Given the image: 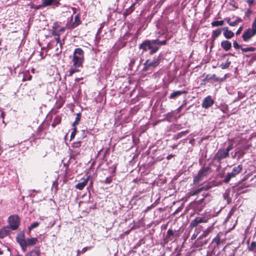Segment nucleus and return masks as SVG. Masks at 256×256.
Instances as JSON below:
<instances>
[{
    "instance_id": "obj_51",
    "label": "nucleus",
    "mask_w": 256,
    "mask_h": 256,
    "mask_svg": "<svg viewBox=\"0 0 256 256\" xmlns=\"http://www.w3.org/2000/svg\"><path fill=\"white\" fill-rule=\"evenodd\" d=\"M236 22L238 24V23L242 22V20L240 18H237L236 20Z\"/></svg>"
},
{
    "instance_id": "obj_39",
    "label": "nucleus",
    "mask_w": 256,
    "mask_h": 256,
    "mask_svg": "<svg viewBox=\"0 0 256 256\" xmlns=\"http://www.w3.org/2000/svg\"><path fill=\"white\" fill-rule=\"evenodd\" d=\"M188 130H186V131L181 132H180L178 133L177 135V138H181L182 136L185 135L186 134H188Z\"/></svg>"
},
{
    "instance_id": "obj_43",
    "label": "nucleus",
    "mask_w": 256,
    "mask_h": 256,
    "mask_svg": "<svg viewBox=\"0 0 256 256\" xmlns=\"http://www.w3.org/2000/svg\"><path fill=\"white\" fill-rule=\"evenodd\" d=\"M80 120V116L79 114H78L76 117V120H75V121L74 122L73 124L74 125H76V124H78Z\"/></svg>"
},
{
    "instance_id": "obj_41",
    "label": "nucleus",
    "mask_w": 256,
    "mask_h": 256,
    "mask_svg": "<svg viewBox=\"0 0 256 256\" xmlns=\"http://www.w3.org/2000/svg\"><path fill=\"white\" fill-rule=\"evenodd\" d=\"M233 46L234 48L238 49V48H241V46L238 44L237 42L236 41H234L233 42Z\"/></svg>"
},
{
    "instance_id": "obj_60",
    "label": "nucleus",
    "mask_w": 256,
    "mask_h": 256,
    "mask_svg": "<svg viewBox=\"0 0 256 256\" xmlns=\"http://www.w3.org/2000/svg\"><path fill=\"white\" fill-rule=\"evenodd\" d=\"M1 50V48H0V50Z\"/></svg>"
},
{
    "instance_id": "obj_8",
    "label": "nucleus",
    "mask_w": 256,
    "mask_h": 256,
    "mask_svg": "<svg viewBox=\"0 0 256 256\" xmlns=\"http://www.w3.org/2000/svg\"><path fill=\"white\" fill-rule=\"evenodd\" d=\"M208 220V218L205 216L196 217L190 222V226L194 228L196 226L200 223L207 222Z\"/></svg>"
},
{
    "instance_id": "obj_20",
    "label": "nucleus",
    "mask_w": 256,
    "mask_h": 256,
    "mask_svg": "<svg viewBox=\"0 0 256 256\" xmlns=\"http://www.w3.org/2000/svg\"><path fill=\"white\" fill-rule=\"evenodd\" d=\"M26 256H40V250L39 248H35L34 250L28 253Z\"/></svg>"
},
{
    "instance_id": "obj_58",
    "label": "nucleus",
    "mask_w": 256,
    "mask_h": 256,
    "mask_svg": "<svg viewBox=\"0 0 256 256\" xmlns=\"http://www.w3.org/2000/svg\"><path fill=\"white\" fill-rule=\"evenodd\" d=\"M248 146H246V148H246V149H248Z\"/></svg>"
},
{
    "instance_id": "obj_55",
    "label": "nucleus",
    "mask_w": 256,
    "mask_h": 256,
    "mask_svg": "<svg viewBox=\"0 0 256 256\" xmlns=\"http://www.w3.org/2000/svg\"><path fill=\"white\" fill-rule=\"evenodd\" d=\"M196 237V236H194V234L192 236V238L193 239V238H195Z\"/></svg>"
},
{
    "instance_id": "obj_37",
    "label": "nucleus",
    "mask_w": 256,
    "mask_h": 256,
    "mask_svg": "<svg viewBox=\"0 0 256 256\" xmlns=\"http://www.w3.org/2000/svg\"><path fill=\"white\" fill-rule=\"evenodd\" d=\"M206 188H200L198 189H197L196 190H195L194 192V194H197L200 192L202 190H206Z\"/></svg>"
},
{
    "instance_id": "obj_29",
    "label": "nucleus",
    "mask_w": 256,
    "mask_h": 256,
    "mask_svg": "<svg viewBox=\"0 0 256 256\" xmlns=\"http://www.w3.org/2000/svg\"><path fill=\"white\" fill-rule=\"evenodd\" d=\"M241 50L243 52H254L256 50V48L254 47H248V48H241Z\"/></svg>"
},
{
    "instance_id": "obj_33",
    "label": "nucleus",
    "mask_w": 256,
    "mask_h": 256,
    "mask_svg": "<svg viewBox=\"0 0 256 256\" xmlns=\"http://www.w3.org/2000/svg\"><path fill=\"white\" fill-rule=\"evenodd\" d=\"M57 44H58L59 46H60V48L57 47L56 48V54H58L62 52V46L63 44V42L60 40V42H57Z\"/></svg>"
},
{
    "instance_id": "obj_2",
    "label": "nucleus",
    "mask_w": 256,
    "mask_h": 256,
    "mask_svg": "<svg viewBox=\"0 0 256 256\" xmlns=\"http://www.w3.org/2000/svg\"><path fill=\"white\" fill-rule=\"evenodd\" d=\"M139 48L140 50H142L143 52L150 50V54H151L156 53L158 51V48L153 46L150 40H144L140 45Z\"/></svg>"
},
{
    "instance_id": "obj_34",
    "label": "nucleus",
    "mask_w": 256,
    "mask_h": 256,
    "mask_svg": "<svg viewBox=\"0 0 256 256\" xmlns=\"http://www.w3.org/2000/svg\"><path fill=\"white\" fill-rule=\"evenodd\" d=\"M79 72V70L77 69V68H70L69 70V76H72L74 73Z\"/></svg>"
},
{
    "instance_id": "obj_13",
    "label": "nucleus",
    "mask_w": 256,
    "mask_h": 256,
    "mask_svg": "<svg viewBox=\"0 0 256 256\" xmlns=\"http://www.w3.org/2000/svg\"><path fill=\"white\" fill-rule=\"evenodd\" d=\"M60 0H42V6H47L50 5H54L58 6L60 4Z\"/></svg>"
},
{
    "instance_id": "obj_10",
    "label": "nucleus",
    "mask_w": 256,
    "mask_h": 256,
    "mask_svg": "<svg viewBox=\"0 0 256 256\" xmlns=\"http://www.w3.org/2000/svg\"><path fill=\"white\" fill-rule=\"evenodd\" d=\"M229 156V154L224 150H218L217 153L216 154L215 157L216 158L220 161L222 159L228 157Z\"/></svg>"
},
{
    "instance_id": "obj_15",
    "label": "nucleus",
    "mask_w": 256,
    "mask_h": 256,
    "mask_svg": "<svg viewBox=\"0 0 256 256\" xmlns=\"http://www.w3.org/2000/svg\"><path fill=\"white\" fill-rule=\"evenodd\" d=\"M223 30H224V36L226 39H230L234 36V33L232 30H229L228 27L224 28Z\"/></svg>"
},
{
    "instance_id": "obj_35",
    "label": "nucleus",
    "mask_w": 256,
    "mask_h": 256,
    "mask_svg": "<svg viewBox=\"0 0 256 256\" xmlns=\"http://www.w3.org/2000/svg\"><path fill=\"white\" fill-rule=\"evenodd\" d=\"M256 34V18L254 20L252 24V28H250Z\"/></svg>"
},
{
    "instance_id": "obj_36",
    "label": "nucleus",
    "mask_w": 256,
    "mask_h": 256,
    "mask_svg": "<svg viewBox=\"0 0 256 256\" xmlns=\"http://www.w3.org/2000/svg\"><path fill=\"white\" fill-rule=\"evenodd\" d=\"M39 226V223L38 222H34L29 227L30 230L33 229L34 228H36L38 227Z\"/></svg>"
},
{
    "instance_id": "obj_22",
    "label": "nucleus",
    "mask_w": 256,
    "mask_h": 256,
    "mask_svg": "<svg viewBox=\"0 0 256 256\" xmlns=\"http://www.w3.org/2000/svg\"><path fill=\"white\" fill-rule=\"evenodd\" d=\"M186 92L185 91H181V90H178L175 91L172 93L170 95V98H175L176 97L178 96H179L186 93Z\"/></svg>"
},
{
    "instance_id": "obj_19",
    "label": "nucleus",
    "mask_w": 256,
    "mask_h": 256,
    "mask_svg": "<svg viewBox=\"0 0 256 256\" xmlns=\"http://www.w3.org/2000/svg\"><path fill=\"white\" fill-rule=\"evenodd\" d=\"M150 41H151L153 46H154V47H156V48H158V50L159 48L158 45H159V44L164 45L166 43V41L165 40H162V41H160L158 39L154 40H152Z\"/></svg>"
},
{
    "instance_id": "obj_7",
    "label": "nucleus",
    "mask_w": 256,
    "mask_h": 256,
    "mask_svg": "<svg viewBox=\"0 0 256 256\" xmlns=\"http://www.w3.org/2000/svg\"><path fill=\"white\" fill-rule=\"evenodd\" d=\"M159 63L160 62L158 58H154L152 60H148L144 63V70H148L151 68H155L158 65Z\"/></svg>"
},
{
    "instance_id": "obj_4",
    "label": "nucleus",
    "mask_w": 256,
    "mask_h": 256,
    "mask_svg": "<svg viewBox=\"0 0 256 256\" xmlns=\"http://www.w3.org/2000/svg\"><path fill=\"white\" fill-rule=\"evenodd\" d=\"M243 166L242 164H239L233 168L232 172H228L226 175L224 179V182H228L231 178H234L236 175L240 174L242 170Z\"/></svg>"
},
{
    "instance_id": "obj_26",
    "label": "nucleus",
    "mask_w": 256,
    "mask_h": 256,
    "mask_svg": "<svg viewBox=\"0 0 256 256\" xmlns=\"http://www.w3.org/2000/svg\"><path fill=\"white\" fill-rule=\"evenodd\" d=\"M248 250L250 251L254 252L256 253V241L251 242L250 245L248 248Z\"/></svg>"
},
{
    "instance_id": "obj_16",
    "label": "nucleus",
    "mask_w": 256,
    "mask_h": 256,
    "mask_svg": "<svg viewBox=\"0 0 256 256\" xmlns=\"http://www.w3.org/2000/svg\"><path fill=\"white\" fill-rule=\"evenodd\" d=\"M10 227L8 226H4L0 230V238H4L8 236L10 232Z\"/></svg>"
},
{
    "instance_id": "obj_28",
    "label": "nucleus",
    "mask_w": 256,
    "mask_h": 256,
    "mask_svg": "<svg viewBox=\"0 0 256 256\" xmlns=\"http://www.w3.org/2000/svg\"><path fill=\"white\" fill-rule=\"evenodd\" d=\"M230 64V62L228 59L226 60V61L224 63L221 64H220V67L222 69H226L229 67Z\"/></svg>"
},
{
    "instance_id": "obj_44",
    "label": "nucleus",
    "mask_w": 256,
    "mask_h": 256,
    "mask_svg": "<svg viewBox=\"0 0 256 256\" xmlns=\"http://www.w3.org/2000/svg\"><path fill=\"white\" fill-rule=\"evenodd\" d=\"M233 148V144H231L228 145V146L226 148V149L224 150L229 154V152L230 150H232Z\"/></svg>"
},
{
    "instance_id": "obj_5",
    "label": "nucleus",
    "mask_w": 256,
    "mask_h": 256,
    "mask_svg": "<svg viewBox=\"0 0 256 256\" xmlns=\"http://www.w3.org/2000/svg\"><path fill=\"white\" fill-rule=\"evenodd\" d=\"M65 28L63 27L59 26L58 24H54L52 26V34L54 36L55 40L56 42H59L60 40V35L62 32H64Z\"/></svg>"
},
{
    "instance_id": "obj_27",
    "label": "nucleus",
    "mask_w": 256,
    "mask_h": 256,
    "mask_svg": "<svg viewBox=\"0 0 256 256\" xmlns=\"http://www.w3.org/2000/svg\"><path fill=\"white\" fill-rule=\"evenodd\" d=\"M224 24V20H216V21L212 22L211 23V24H212V26L214 27V26H222Z\"/></svg>"
},
{
    "instance_id": "obj_1",
    "label": "nucleus",
    "mask_w": 256,
    "mask_h": 256,
    "mask_svg": "<svg viewBox=\"0 0 256 256\" xmlns=\"http://www.w3.org/2000/svg\"><path fill=\"white\" fill-rule=\"evenodd\" d=\"M84 60V51L80 48H76L74 52L72 66L76 68L82 66Z\"/></svg>"
},
{
    "instance_id": "obj_31",
    "label": "nucleus",
    "mask_w": 256,
    "mask_h": 256,
    "mask_svg": "<svg viewBox=\"0 0 256 256\" xmlns=\"http://www.w3.org/2000/svg\"><path fill=\"white\" fill-rule=\"evenodd\" d=\"M225 20L227 22L228 24L232 26H234L238 24L236 20L234 22H231L230 18H226Z\"/></svg>"
},
{
    "instance_id": "obj_6",
    "label": "nucleus",
    "mask_w": 256,
    "mask_h": 256,
    "mask_svg": "<svg viewBox=\"0 0 256 256\" xmlns=\"http://www.w3.org/2000/svg\"><path fill=\"white\" fill-rule=\"evenodd\" d=\"M9 227L12 230L17 229L20 224V218L17 215L10 216L8 218Z\"/></svg>"
},
{
    "instance_id": "obj_54",
    "label": "nucleus",
    "mask_w": 256,
    "mask_h": 256,
    "mask_svg": "<svg viewBox=\"0 0 256 256\" xmlns=\"http://www.w3.org/2000/svg\"><path fill=\"white\" fill-rule=\"evenodd\" d=\"M232 210L228 214V217H230L231 215L232 214Z\"/></svg>"
},
{
    "instance_id": "obj_59",
    "label": "nucleus",
    "mask_w": 256,
    "mask_h": 256,
    "mask_svg": "<svg viewBox=\"0 0 256 256\" xmlns=\"http://www.w3.org/2000/svg\"><path fill=\"white\" fill-rule=\"evenodd\" d=\"M215 76H216L215 74H214V75L212 76V78H215Z\"/></svg>"
},
{
    "instance_id": "obj_48",
    "label": "nucleus",
    "mask_w": 256,
    "mask_h": 256,
    "mask_svg": "<svg viewBox=\"0 0 256 256\" xmlns=\"http://www.w3.org/2000/svg\"><path fill=\"white\" fill-rule=\"evenodd\" d=\"M242 30H243V27L242 26H240L238 30L236 31V34L239 35L240 34V32H242Z\"/></svg>"
},
{
    "instance_id": "obj_56",
    "label": "nucleus",
    "mask_w": 256,
    "mask_h": 256,
    "mask_svg": "<svg viewBox=\"0 0 256 256\" xmlns=\"http://www.w3.org/2000/svg\"><path fill=\"white\" fill-rule=\"evenodd\" d=\"M214 80H215L216 81H218V80H218V78H214Z\"/></svg>"
},
{
    "instance_id": "obj_12",
    "label": "nucleus",
    "mask_w": 256,
    "mask_h": 256,
    "mask_svg": "<svg viewBox=\"0 0 256 256\" xmlns=\"http://www.w3.org/2000/svg\"><path fill=\"white\" fill-rule=\"evenodd\" d=\"M224 240V234L222 232H220L218 234L216 237L213 240L212 242L216 244L217 245L222 242Z\"/></svg>"
},
{
    "instance_id": "obj_11",
    "label": "nucleus",
    "mask_w": 256,
    "mask_h": 256,
    "mask_svg": "<svg viewBox=\"0 0 256 256\" xmlns=\"http://www.w3.org/2000/svg\"><path fill=\"white\" fill-rule=\"evenodd\" d=\"M214 103V101L212 98L211 96H208L204 98L202 103V106L204 108H208L211 106Z\"/></svg>"
},
{
    "instance_id": "obj_57",
    "label": "nucleus",
    "mask_w": 256,
    "mask_h": 256,
    "mask_svg": "<svg viewBox=\"0 0 256 256\" xmlns=\"http://www.w3.org/2000/svg\"><path fill=\"white\" fill-rule=\"evenodd\" d=\"M2 117H4V113H3V112H2Z\"/></svg>"
},
{
    "instance_id": "obj_46",
    "label": "nucleus",
    "mask_w": 256,
    "mask_h": 256,
    "mask_svg": "<svg viewBox=\"0 0 256 256\" xmlns=\"http://www.w3.org/2000/svg\"><path fill=\"white\" fill-rule=\"evenodd\" d=\"M112 178L111 177H108L106 178L104 182L106 183V184H110L112 182Z\"/></svg>"
},
{
    "instance_id": "obj_3",
    "label": "nucleus",
    "mask_w": 256,
    "mask_h": 256,
    "mask_svg": "<svg viewBox=\"0 0 256 256\" xmlns=\"http://www.w3.org/2000/svg\"><path fill=\"white\" fill-rule=\"evenodd\" d=\"M210 172V169L208 167H204L200 169L198 174L194 177V184H198Z\"/></svg>"
},
{
    "instance_id": "obj_53",
    "label": "nucleus",
    "mask_w": 256,
    "mask_h": 256,
    "mask_svg": "<svg viewBox=\"0 0 256 256\" xmlns=\"http://www.w3.org/2000/svg\"><path fill=\"white\" fill-rule=\"evenodd\" d=\"M194 139H192V140H190V142H190V144H194Z\"/></svg>"
},
{
    "instance_id": "obj_9",
    "label": "nucleus",
    "mask_w": 256,
    "mask_h": 256,
    "mask_svg": "<svg viewBox=\"0 0 256 256\" xmlns=\"http://www.w3.org/2000/svg\"><path fill=\"white\" fill-rule=\"evenodd\" d=\"M255 34V32L250 28H248L242 36V39L244 42L248 41Z\"/></svg>"
},
{
    "instance_id": "obj_50",
    "label": "nucleus",
    "mask_w": 256,
    "mask_h": 256,
    "mask_svg": "<svg viewBox=\"0 0 256 256\" xmlns=\"http://www.w3.org/2000/svg\"><path fill=\"white\" fill-rule=\"evenodd\" d=\"M201 188H207L206 189V190H208L211 188V186H210L209 184H206L205 186H202Z\"/></svg>"
},
{
    "instance_id": "obj_38",
    "label": "nucleus",
    "mask_w": 256,
    "mask_h": 256,
    "mask_svg": "<svg viewBox=\"0 0 256 256\" xmlns=\"http://www.w3.org/2000/svg\"><path fill=\"white\" fill-rule=\"evenodd\" d=\"M76 127H74V128L73 129L72 132L71 133V134H70V140H72V139H73L74 138V136L76 134Z\"/></svg>"
},
{
    "instance_id": "obj_24",
    "label": "nucleus",
    "mask_w": 256,
    "mask_h": 256,
    "mask_svg": "<svg viewBox=\"0 0 256 256\" xmlns=\"http://www.w3.org/2000/svg\"><path fill=\"white\" fill-rule=\"evenodd\" d=\"M213 230H214V227L212 226L208 227L206 230H205L203 232V233H202V236H200V238L201 237L204 238V237L207 236L208 235V234L210 233Z\"/></svg>"
},
{
    "instance_id": "obj_52",
    "label": "nucleus",
    "mask_w": 256,
    "mask_h": 256,
    "mask_svg": "<svg viewBox=\"0 0 256 256\" xmlns=\"http://www.w3.org/2000/svg\"><path fill=\"white\" fill-rule=\"evenodd\" d=\"M247 2L250 4V5H251L252 4L254 3V0H247Z\"/></svg>"
},
{
    "instance_id": "obj_40",
    "label": "nucleus",
    "mask_w": 256,
    "mask_h": 256,
    "mask_svg": "<svg viewBox=\"0 0 256 256\" xmlns=\"http://www.w3.org/2000/svg\"><path fill=\"white\" fill-rule=\"evenodd\" d=\"M236 153H238L239 154V156H238V158H242L244 156V155L245 154V152L244 150H240L236 151Z\"/></svg>"
},
{
    "instance_id": "obj_49",
    "label": "nucleus",
    "mask_w": 256,
    "mask_h": 256,
    "mask_svg": "<svg viewBox=\"0 0 256 256\" xmlns=\"http://www.w3.org/2000/svg\"><path fill=\"white\" fill-rule=\"evenodd\" d=\"M75 21L76 22H77L76 26H78L80 23V20H79V18H78V16H75Z\"/></svg>"
},
{
    "instance_id": "obj_30",
    "label": "nucleus",
    "mask_w": 256,
    "mask_h": 256,
    "mask_svg": "<svg viewBox=\"0 0 256 256\" xmlns=\"http://www.w3.org/2000/svg\"><path fill=\"white\" fill-rule=\"evenodd\" d=\"M81 146V144L80 142H74L72 145V148L70 149H76L80 148V146Z\"/></svg>"
},
{
    "instance_id": "obj_42",
    "label": "nucleus",
    "mask_w": 256,
    "mask_h": 256,
    "mask_svg": "<svg viewBox=\"0 0 256 256\" xmlns=\"http://www.w3.org/2000/svg\"><path fill=\"white\" fill-rule=\"evenodd\" d=\"M174 234V232L172 230L169 229L168 230L167 232V236L168 237H170L172 236H173Z\"/></svg>"
},
{
    "instance_id": "obj_32",
    "label": "nucleus",
    "mask_w": 256,
    "mask_h": 256,
    "mask_svg": "<svg viewBox=\"0 0 256 256\" xmlns=\"http://www.w3.org/2000/svg\"><path fill=\"white\" fill-rule=\"evenodd\" d=\"M135 3H134L132 4V6L128 9L126 10L125 13L126 14H130L134 10V6Z\"/></svg>"
},
{
    "instance_id": "obj_17",
    "label": "nucleus",
    "mask_w": 256,
    "mask_h": 256,
    "mask_svg": "<svg viewBox=\"0 0 256 256\" xmlns=\"http://www.w3.org/2000/svg\"><path fill=\"white\" fill-rule=\"evenodd\" d=\"M221 46L226 51H228L232 48V44L228 40H223L221 42Z\"/></svg>"
},
{
    "instance_id": "obj_23",
    "label": "nucleus",
    "mask_w": 256,
    "mask_h": 256,
    "mask_svg": "<svg viewBox=\"0 0 256 256\" xmlns=\"http://www.w3.org/2000/svg\"><path fill=\"white\" fill-rule=\"evenodd\" d=\"M70 154L72 158H75L78 155H80L81 152V150L80 148L76 149H70Z\"/></svg>"
},
{
    "instance_id": "obj_47",
    "label": "nucleus",
    "mask_w": 256,
    "mask_h": 256,
    "mask_svg": "<svg viewBox=\"0 0 256 256\" xmlns=\"http://www.w3.org/2000/svg\"><path fill=\"white\" fill-rule=\"evenodd\" d=\"M92 248V246H86L82 250L81 252L82 253H84L86 252L88 250H90Z\"/></svg>"
},
{
    "instance_id": "obj_14",
    "label": "nucleus",
    "mask_w": 256,
    "mask_h": 256,
    "mask_svg": "<svg viewBox=\"0 0 256 256\" xmlns=\"http://www.w3.org/2000/svg\"><path fill=\"white\" fill-rule=\"evenodd\" d=\"M90 176H88L86 179H84L82 182H79L76 185V188L79 190H82L87 184L89 180Z\"/></svg>"
},
{
    "instance_id": "obj_18",
    "label": "nucleus",
    "mask_w": 256,
    "mask_h": 256,
    "mask_svg": "<svg viewBox=\"0 0 256 256\" xmlns=\"http://www.w3.org/2000/svg\"><path fill=\"white\" fill-rule=\"evenodd\" d=\"M222 33V29L218 28L216 30H214L212 32V41L214 42L215 39L218 38Z\"/></svg>"
},
{
    "instance_id": "obj_25",
    "label": "nucleus",
    "mask_w": 256,
    "mask_h": 256,
    "mask_svg": "<svg viewBox=\"0 0 256 256\" xmlns=\"http://www.w3.org/2000/svg\"><path fill=\"white\" fill-rule=\"evenodd\" d=\"M16 240L20 245H22L23 244L25 243L26 240L24 238V234L18 235L16 238Z\"/></svg>"
},
{
    "instance_id": "obj_45",
    "label": "nucleus",
    "mask_w": 256,
    "mask_h": 256,
    "mask_svg": "<svg viewBox=\"0 0 256 256\" xmlns=\"http://www.w3.org/2000/svg\"><path fill=\"white\" fill-rule=\"evenodd\" d=\"M21 248H22V250L23 252H26V247L28 246L26 243H24L22 245H20Z\"/></svg>"
},
{
    "instance_id": "obj_21",
    "label": "nucleus",
    "mask_w": 256,
    "mask_h": 256,
    "mask_svg": "<svg viewBox=\"0 0 256 256\" xmlns=\"http://www.w3.org/2000/svg\"><path fill=\"white\" fill-rule=\"evenodd\" d=\"M38 242L36 238H32L26 240V243L28 246H32L34 245Z\"/></svg>"
}]
</instances>
